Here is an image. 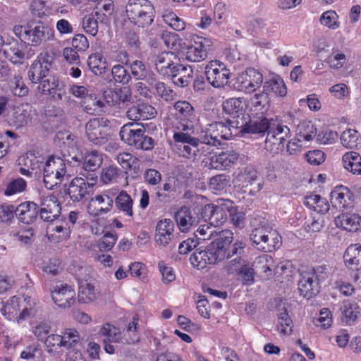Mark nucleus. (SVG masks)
Listing matches in <instances>:
<instances>
[{
	"instance_id": "nucleus-22",
	"label": "nucleus",
	"mask_w": 361,
	"mask_h": 361,
	"mask_svg": "<svg viewBox=\"0 0 361 361\" xmlns=\"http://www.w3.org/2000/svg\"><path fill=\"white\" fill-rule=\"evenodd\" d=\"M156 114L155 108L147 103L133 104L126 111V116L132 121L148 120Z\"/></svg>"
},
{
	"instance_id": "nucleus-23",
	"label": "nucleus",
	"mask_w": 361,
	"mask_h": 361,
	"mask_svg": "<svg viewBox=\"0 0 361 361\" xmlns=\"http://www.w3.org/2000/svg\"><path fill=\"white\" fill-rule=\"evenodd\" d=\"M25 45L16 39H12L2 44L1 50L4 56L13 63H21L24 57Z\"/></svg>"
},
{
	"instance_id": "nucleus-8",
	"label": "nucleus",
	"mask_w": 361,
	"mask_h": 361,
	"mask_svg": "<svg viewBox=\"0 0 361 361\" xmlns=\"http://www.w3.org/2000/svg\"><path fill=\"white\" fill-rule=\"evenodd\" d=\"M110 121L104 118H94L85 125V133L88 140L95 145H102L108 140L106 128Z\"/></svg>"
},
{
	"instance_id": "nucleus-30",
	"label": "nucleus",
	"mask_w": 361,
	"mask_h": 361,
	"mask_svg": "<svg viewBox=\"0 0 361 361\" xmlns=\"http://www.w3.org/2000/svg\"><path fill=\"white\" fill-rule=\"evenodd\" d=\"M331 200L332 204H335V207L337 204L345 209L353 207V194L347 188L343 186L336 188L331 192Z\"/></svg>"
},
{
	"instance_id": "nucleus-18",
	"label": "nucleus",
	"mask_w": 361,
	"mask_h": 361,
	"mask_svg": "<svg viewBox=\"0 0 361 361\" xmlns=\"http://www.w3.org/2000/svg\"><path fill=\"white\" fill-rule=\"evenodd\" d=\"M193 77V69L190 66H185L180 63H176L173 66L167 78H169L172 82L178 87H185L191 82Z\"/></svg>"
},
{
	"instance_id": "nucleus-62",
	"label": "nucleus",
	"mask_w": 361,
	"mask_h": 361,
	"mask_svg": "<svg viewBox=\"0 0 361 361\" xmlns=\"http://www.w3.org/2000/svg\"><path fill=\"white\" fill-rule=\"evenodd\" d=\"M162 190L177 197L181 192V182L174 177L169 178L163 184Z\"/></svg>"
},
{
	"instance_id": "nucleus-10",
	"label": "nucleus",
	"mask_w": 361,
	"mask_h": 361,
	"mask_svg": "<svg viewBox=\"0 0 361 361\" xmlns=\"http://www.w3.org/2000/svg\"><path fill=\"white\" fill-rule=\"evenodd\" d=\"M204 74L211 85L221 87L228 84L231 73L223 63L212 61L206 66Z\"/></svg>"
},
{
	"instance_id": "nucleus-5",
	"label": "nucleus",
	"mask_w": 361,
	"mask_h": 361,
	"mask_svg": "<svg viewBox=\"0 0 361 361\" xmlns=\"http://www.w3.org/2000/svg\"><path fill=\"white\" fill-rule=\"evenodd\" d=\"M217 203L208 204L197 209L201 219L214 227L220 226L226 222L228 210L232 209V201L230 200H219Z\"/></svg>"
},
{
	"instance_id": "nucleus-61",
	"label": "nucleus",
	"mask_w": 361,
	"mask_h": 361,
	"mask_svg": "<svg viewBox=\"0 0 361 361\" xmlns=\"http://www.w3.org/2000/svg\"><path fill=\"white\" fill-rule=\"evenodd\" d=\"M161 39L168 49L178 50L181 47V39L178 35L173 32H164L161 35Z\"/></svg>"
},
{
	"instance_id": "nucleus-47",
	"label": "nucleus",
	"mask_w": 361,
	"mask_h": 361,
	"mask_svg": "<svg viewBox=\"0 0 361 361\" xmlns=\"http://www.w3.org/2000/svg\"><path fill=\"white\" fill-rule=\"evenodd\" d=\"M102 14L99 12L95 11L94 16L93 13L85 16L82 19V27L85 31L92 36H95L98 32V20L102 21L101 19Z\"/></svg>"
},
{
	"instance_id": "nucleus-6",
	"label": "nucleus",
	"mask_w": 361,
	"mask_h": 361,
	"mask_svg": "<svg viewBox=\"0 0 361 361\" xmlns=\"http://www.w3.org/2000/svg\"><path fill=\"white\" fill-rule=\"evenodd\" d=\"M173 139L176 142L182 143L180 150L183 157L188 159H194L199 154L206 155L209 152V147L200 140V135L196 138L188 133H174Z\"/></svg>"
},
{
	"instance_id": "nucleus-49",
	"label": "nucleus",
	"mask_w": 361,
	"mask_h": 361,
	"mask_svg": "<svg viewBox=\"0 0 361 361\" xmlns=\"http://www.w3.org/2000/svg\"><path fill=\"white\" fill-rule=\"evenodd\" d=\"M177 116L183 121H190L194 118V109L187 101H178L174 104Z\"/></svg>"
},
{
	"instance_id": "nucleus-64",
	"label": "nucleus",
	"mask_w": 361,
	"mask_h": 361,
	"mask_svg": "<svg viewBox=\"0 0 361 361\" xmlns=\"http://www.w3.org/2000/svg\"><path fill=\"white\" fill-rule=\"evenodd\" d=\"M116 159L119 164L125 169H135V164L138 161V159L133 154L128 152L119 153Z\"/></svg>"
},
{
	"instance_id": "nucleus-28",
	"label": "nucleus",
	"mask_w": 361,
	"mask_h": 361,
	"mask_svg": "<svg viewBox=\"0 0 361 361\" xmlns=\"http://www.w3.org/2000/svg\"><path fill=\"white\" fill-rule=\"evenodd\" d=\"M346 267L353 271L361 270V245H351L343 255Z\"/></svg>"
},
{
	"instance_id": "nucleus-37",
	"label": "nucleus",
	"mask_w": 361,
	"mask_h": 361,
	"mask_svg": "<svg viewBox=\"0 0 361 361\" xmlns=\"http://www.w3.org/2000/svg\"><path fill=\"white\" fill-rule=\"evenodd\" d=\"M251 109L255 111H261L264 114L270 108V97L263 90L254 94L249 100Z\"/></svg>"
},
{
	"instance_id": "nucleus-4",
	"label": "nucleus",
	"mask_w": 361,
	"mask_h": 361,
	"mask_svg": "<svg viewBox=\"0 0 361 361\" xmlns=\"http://www.w3.org/2000/svg\"><path fill=\"white\" fill-rule=\"evenodd\" d=\"M39 170L43 169L44 184L47 189L53 190L55 186L61 184L66 173V166L64 161L55 156H49L45 164L40 161L38 166Z\"/></svg>"
},
{
	"instance_id": "nucleus-45",
	"label": "nucleus",
	"mask_w": 361,
	"mask_h": 361,
	"mask_svg": "<svg viewBox=\"0 0 361 361\" xmlns=\"http://www.w3.org/2000/svg\"><path fill=\"white\" fill-rule=\"evenodd\" d=\"M267 239L263 244V250L264 252H272L276 249H279L281 245V237L276 231L269 226L268 228V233L267 234Z\"/></svg>"
},
{
	"instance_id": "nucleus-56",
	"label": "nucleus",
	"mask_w": 361,
	"mask_h": 361,
	"mask_svg": "<svg viewBox=\"0 0 361 361\" xmlns=\"http://www.w3.org/2000/svg\"><path fill=\"white\" fill-rule=\"evenodd\" d=\"M341 310L343 317V319L348 324L355 322L359 313L357 311L356 304L350 302H344L341 307Z\"/></svg>"
},
{
	"instance_id": "nucleus-9",
	"label": "nucleus",
	"mask_w": 361,
	"mask_h": 361,
	"mask_svg": "<svg viewBox=\"0 0 361 361\" xmlns=\"http://www.w3.org/2000/svg\"><path fill=\"white\" fill-rule=\"evenodd\" d=\"M96 179L97 177L95 178L92 177L90 180L93 182L89 183L82 178L76 177L72 179L68 185H63L64 192L68 195L73 202H80L92 192Z\"/></svg>"
},
{
	"instance_id": "nucleus-54",
	"label": "nucleus",
	"mask_w": 361,
	"mask_h": 361,
	"mask_svg": "<svg viewBox=\"0 0 361 361\" xmlns=\"http://www.w3.org/2000/svg\"><path fill=\"white\" fill-rule=\"evenodd\" d=\"M278 313V323L281 327V332L284 334H290L292 332L293 321L288 313L287 309L283 307L279 310Z\"/></svg>"
},
{
	"instance_id": "nucleus-53",
	"label": "nucleus",
	"mask_w": 361,
	"mask_h": 361,
	"mask_svg": "<svg viewBox=\"0 0 361 361\" xmlns=\"http://www.w3.org/2000/svg\"><path fill=\"white\" fill-rule=\"evenodd\" d=\"M272 258L271 257H268L267 255L259 257L257 262L255 263L257 264L256 268L258 271L261 272L263 275H261L264 279H269L272 277L273 271H272V266L269 262H271Z\"/></svg>"
},
{
	"instance_id": "nucleus-26",
	"label": "nucleus",
	"mask_w": 361,
	"mask_h": 361,
	"mask_svg": "<svg viewBox=\"0 0 361 361\" xmlns=\"http://www.w3.org/2000/svg\"><path fill=\"white\" fill-rule=\"evenodd\" d=\"M334 221L338 227L350 232L361 230V216L357 214H341L335 218Z\"/></svg>"
},
{
	"instance_id": "nucleus-63",
	"label": "nucleus",
	"mask_w": 361,
	"mask_h": 361,
	"mask_svg": "<svg viewBox=\"0 0 361 361\" xmlns=\"http://www.w3.org/2000/svg\"><path fill=\"white\" fill-rule=\"evenodd\" d=\"M94 200L99 204H104L103 207H101L98 209V212H97L96 215L107 213L113 207L114 200L108 195L102 194L96 195L94 198L92 199V201Z\"/></svg>"
},
{
	"instance_id": "nucleus-44",
	"label": "nucleus",
	"mask_w": 361,
	"mask_h": 361,
	"mask_svg": "<svg viewBox=\"0 0 361 361\" xmlns=\"http://www.w3.org/2000/svg\"><path fill=\"white\" fill-rule=\"evenodd\" d=\"M211 190L216 192L226 190L231 185V176L226 173H221L212 176L209 182Z\"/></svg>"
},
{
	"instance_id": "nucleus-40",
	"label": "nucleus",
	"mask_w": 361,
	"mask_h": 361,
	"mask_svg": "<svg viewBox=\"0 0 361 361\" xmlns=\"http://www.w3.org/2000/svg\"><path fill=\"white\" fill-rule=\"evenodd\" d=\"M250 118L248 114L245 113V111H242L239 114L228 117L226 121L235 132L239 130L238 133H245L244 128H246V127L249 126Z\"/></svg>"
},
{
	"instance_id": "nucleus-48",
	"label": "nucleus",
	"mask_w": 361,
	"mask_h": 361,
	"mask_svg": "<svg viewBox=\"0 0 361 361\" xmlns=\"http://www.w3.org/2000/svg\"><path fill=\"white\" fill-rule=\"evenodd\" d=\"M39 84L37 87L38 90L44 94H52L54 90L61 91L63 87V83L59 82V80L55 78L54 76H50L48 78H44Z\"/></svg>"
},
{
	"instance_id": "nucleus-19",
	"label": "nucleus",
	"mask_w": 361,
	"mask_h": 361,
	"mask_svg": "<svg viewBox=\"0 0 361 361\" xmlns=\"http://www.w3.org/2000/svg\"><path fill=\"white\" fill-rule=\"evenodd\" d=\"M32 106L29 104L15 107L12 114L8 116L7 122L8 125L16 128L27 125L32 118Z\"/></svg>"
},
{
	"instance_id": "nucleus-15",
	"label": "nucleus",
	"mask_w": 361,
	"mask_h": 361,
	"mask_svg": "<svg viewBox=\"0 0 361 361\" xmlns=\"http://www.w3.org/2000/svg\"><path fill=\"white\" fill-rule=\"evenodd\" d=\"M263 81L262 74L254 68H248L238 78V88L251 92L259 87Z\"/></svg>"
},
{
	"instance_id": "nucleus-24",
	"label": "nucleus",
	"mask_w": 361,
	"mask_h": 361,
	"mask_svg": "<svg viewBox=\"0 0 361 361\" xmlns=\"http://www.w3.org/2000/svg\"><path fill=\"white\" fill-rule=\"evenodd\" d=\"M104 99L109 106L121 108L128 105L131 99V94L128 90L121 88L108 90L104 92Z\"/></svg>"
},
{
	"instance_id": "nucleus-60",
	"label": "nucleus",
	"mask_w": 361,
	"mask_h": 361,
	"mask_svg": "<svg viewBox=\"0 0 361 361\" xmlns=\"http://www.w3.org/2000/svg\"><path fill=\"white\" fill-rule=\"evenodd\" d=\"M64 343V347L72 348L79 346L80 334L74 329H67L61 336Z\"/></svg>"
},
{
	"instance_id": "nucleus-12",
	"label": "nucleus",
	"mask_w": 361,
	"mask_h": 361,
	"mask_svg": "<svg viewBox=\"0 0 361 361\" xmlns=\"http://www.w3.org/2000/svg\"><path fill=\"white\" fill-rule=\"evenodd\" d=\"M28 28L27 42L32 45H39L54 37V30L42 21H29Z\"/></svg>"
},
{
	"instance_id": "nucleus-27",
	"label": "nucleus",
	"mask_w": 361,
	"mask_h": 361,
	"mask_svg": "<svg viewBox=\"0 0 361 361\" xmlns=\"http://www.w3.org/2000/svg\"><path fill=\"white\" fill-rule=\"evenodd\" d=\"M274 121L271 118L269 120L266 117L261 116L250 118L249 126L244 128V132L252 134H261L262 135L268 133L271 130V126L274 124Z\"/></svg>"
},
{
	"instance_id": "nucleus-41",
	"label": "nucleus",
	"mask_w": 361,
	"mask_h": 361,
	"mask_svg": "<svg viewBox=\"0 0 361 361\" xmlns=\"http://www.w3.org/2000/svg\"><path fill=\"white\" fill-rule=\"evenodd\" d=\"M342 160L346 170L353 174L361 175V156L357 152H346Z\"/></svg>"
},
{
	"instance_id": "nucleus-46",
	"label": "nucleus",
	"mask_w": 361,
	"mask_h": 361,
	"mask_svg": "<svg viewBox=\"0 0 361 361\" xmlns=\"http://www.w3.org/2000/svg\"><path fill=\"white\" fill-rule=\"evenodd\" d=\"M297 134L306 141L312 140L317 135V128L310 121H302L297 125Z\"/></svg>"
},
{
	"instance_id": "nucleus-34",
	"label": "nucleus",
	"mask_w": 361,
	"mask_h": 361,
	"mask_svg": "<svg viewBox=\"0 0 361 361\" xmlns=\"http://www.w3.org/2000/svg\"><path fill=\"white\" fill-rule=\"evenodd\" d=\"M77 162H81L83 160L82 165L83 169L87 171H94L97 169L102 164V158L98 152L93 150L85 154L83 158L82 155L80 157L75 156L73 157Z\"/></svg>"
},
{
	"instance_id": "nucleus-2",
	"label": "nucleus",
	"mask_w": 361,
	"mask_h": 361,
	"mask_svg": "<svg viewBox=\"0 0 361 361\" xmlns=\"http://www.w3.org/2000/svg\"><path fill=\"white\" fill-rule=\"evenodd\" d=\"M126 13L131 24L145 28L154 22L156 11L149 0H128L126 6Z\"/></svg>"
},
{
	"instance_id": "nucleus-35",
	"label": "nucleus",
	"mask_w": 361,
	"mask_h": 361,
	"mask_svg": "<svg viewBox=\"0 0 361 361\" xmlns=\"http://www.w3.org/2000/svg\"><path fill=\"white\" fill-rule=\"evenodd\" d=\"M270 131H268L265 140L266 147L276 145L282 136L290 137V128L282 124L274 123Z\"/></svg>"
},
{
	"instance_id": "nucleus-7",
	"label": "nucleus",
	"mask_w": 361,
	"mask_h": 361,
	"mask_svg": "<svg viewBox=\"0 0 361 361\" xmlns=\"http://www.w3.org/2000/svg\"><path fill=\"white\" fill-rule=\"evenodd\" d=\"M233 134L237 135L238 132H233L226 121L214 122L200 135V140L206 147L219 146L221 143V140H228Z\"/></svg>"
},
{
	"instance_id": "nucleus-52",
	"label": "nucleus",
	"mask_w": 361,
	"mask_h": 361,
	"mask_svg": "<svg viewBox=\"0 0 361 361\" xmlns=\"http://www.w3.org/2000/svg\"><path fill=\"white\" fill-rule=\"evenodd\" d=\"M224 112L229 117L240 113L243 109V101L240 98H230L223 102Z\"/></svg>"
},
{
	"instance_id": "nucleus-58",
	"label": "nucleus",
	"mask_w": 361,
	"mask_h": 361,
	"mask_svg": "<svg viewBox=\"0 0 361 361\" xmlns=\"http://www.w3.org/2000/svg\"><path fill=\"white\" fill-rule=\"evenodd\" d=\"M338 19V16L336 11L329 10L322 13L319 21L322 25L329 27V29L336 30L339 27Z\"/></svg>"
},
{
	"instance_id": "nucleus-59",
	"label": "nucleus",
	"mask_w": 361,
	"mask_h": 361,
	"mask_svg": "<svg viewBox=\"0 0 361 361\" xmlns=\"http://www.w3.org/2000/svg\"><path fill=\"white\" fill-rule=\"evenodd\" d=\"M358 133L354 129H347L341 135V142L346 147L352 149L357 145Z\"/></svg>"
},
{
	"instance_id": "nucleus-3",
	"label": "nucleus",
	"mask_w": 361,
	"mask_h": 361,
	"mask_svg": "<svg viewBox=\"0 0 361 361\" xmlns=\"http://www.w3.org/2000/svg\"><path fill=\"white\" fill-rule=\"evenodd\" d=\"M119 135L125 143L137 149L151 151L154 149L156 141L148 134L141 123H128L120 130Z\"/></svg>"
},
{
	"instance_id": "nucleus-38",
	"label": "nucleus",
	"mask_w": 361,
	"mask_h": 361,
	"mask_svg": "<svg viewBox=\"0 0 361 361\" xmlns=\"http://www.w3.org/2000/svg\"><path fill=\"white\" fill-rule=\"evenodd\" d=\"M304 204L310 209H314L319 214H326L330 208L329 204L326 198L319 195H311L307 196L304 200Z\"/></svg>"
},
{
	"instance_id": "nucleus-14",
	"label": "nucleus",
	"mask_w": 361,
	"mask_h": 361,
	"mask_svg": "<svg viewBox=\"0 0 361 361\" xmlns=\"http://www.w3.org/2000/svg\"><path fill=\"white\" fill-rule=\"evenodd\" d=\"M228 274H235L243 286H251L255 283V269L254 264L245 259L238 265L225 269Z\"/></svg>"
},
{
	"instance_id": "nucleus-25",
	"label": "nucleus",
	"mask_w": 361,
	"mask_h": 361,
	"mask_svg": "<svg viewBox=\"0 0 361 361\" xmlns=\"http://www.w3.org/2000/svg\"><path fill=\"white\" fill-rule=\"evenodd\" d=\"M173 221L169 219L160 220L156 226L155 241L164 246H166L173 238Z\"/></svg>"
},
{
	"instance_id": "nucleus-55",
	"label": "nucleus",
	"mask_w": 361,
	"mask_h": 361,
	"mask_svg": "<svg viewBox=\"0 0 361 361\" xmlns=\"http://www.w3.org/2000/svg\"><path fill=\"white\" fill-rule=\"evenodd\" d=\"M130 70V75H133L135 80H143L147 77V68L145 64L140 60H135L128 65Z\"/></svg>"
},
{
	"instance_id": "nucleus-1",
	"label": "nucleus",
	"mask_w": 361,
	"mask_h": 361,
	"mask_svg": "<svg viewBox=\"0 0 361 361\" xmlns=\"http://www.w3.org/2000/svg\"><path fill=\"white\" fill-rule=\"evenodd\" d=\"M228 243L224 240V236L220 235L204 250H202V247L196 249L190 257L192 265L197 269H204L208 265H214L223 261L226 257L225 246Z\"/></svg>"
},
{
	"instance_id": "nucleus-33",
	"label": "nucleus",
	"mask_w": 361,
	"mask_h": 361,
	"mask_svg": "<svg viewBox=\"0 0 361 361\" xmlns=\"http://www.w3.org/2000/svg\"><path fill=\"white\" fill-rule=\"evenodd\" d=\"M97 290L90 282L87 280L79 281L78 299L80 302H91L97 299Z\"/></svg>"
},
{
	"instance_id": "nucleus-13",
	"label": "nucleus",
	"mask_w": 361,
	"mask_h": 361,
	"mask_svg": "<svg viewBox=\"0 0 361 361\" xmlns=\"http://www.w3.org/2000/svg\"><path fill=\"white\" fill-rule=\"evenodd\" d=\"M252 226L255 227L250 235V240L253 246L257 250H263V244L267 239V234L269 224L268 221L261 216L252 218L250 221Z\"/></svg>"
},
{
	"instance_id": "nucleus-31",
	"label": "nucleus",
	"mask_w": 361,
	"mask_h": 361,
	"mask_svg": "<svg viewBox=\"0 0 361 361\" xmlns=\"http://www.w3.org/2000/svg\"><path fill=\"white\" fill-rule=\"evenodd\" d=\"M238 179L245 183V187L246 188L249 185H253V188H251L249 192L252 195L255 194L261 190V183H257L255 185V182L257 180V172L251 166H248L243 169L238 174Z\"/></svg>"
},
{
	"instance_id": "nucleus-51",
	"label": "nucleus",
	"mask_w": 361,
	"mask_h": 361,
	"mask_svg": "<svg viewBox=\"0 0 361 361\" xmlns=\"http://www.w3.org/2000/svg\"><path fill=\"white\" fill-rule=\"evenodd\" d=\"M111 75L115 82L123 85H128L132 80L128 71L121 64L114 65L111 68Z\"/></svg>"
},
{
	"instance_id": "nucleus-17",
	"label": "nucleus",
	"mask_w": 361,
	"mask_h": 361,
	"mask_svg": "<svg viewBox=\"0 0 361 361\" xmlns=\"http://www.w3.org/2000/svg\"><path fill=\"white\" fill-rule=\"evenodd\" d=\"M198 207L193 209L194 214L191 210L186 206H183L175 214V219L180 230L183 232L188 231L190 228L197 224L201 219L200 212H198Z\"/></svg>"
},
{
	"instance_id": "nucleus-43",
	"label": "nucleus",
	"mask_w": 361,
	"mask_h": 361,
	"mask_svg": "<svg viewBox=\"0 0 361 361\" xmlns=\"http://www.w3.org/2000/svg\"><path fill=\"white\" fill-rule=\"evenodd\" d=\"M89 69L96 75L104 73L106 59L101 53L97 52L89 56L87 61Z\"/></svg>"
},
{
	"instance_id": "nucleus-39",
	"label": "nucleus",
	"mask_w": 361,
	"mask_h": 361,
	"mask_svg": "<svg viewBox=\"0 0 361 361\" xmlns=\"http://www.w3.org/2000/svg\"><path fill=\"white\" fill-rule=\"evenodd\" d=\"M114 202L117 209L123 212L124 215L127 216L128 217L133 216V200L126 191L122 190L116 196Z\"/></svg>"
},
{
	"instance_id": "nucleus-29",
	"label": "nucleus",
	"mask_w": 361,
	"mask_h": 361,
	"mask_svg": "<svg viewBox=\"0 0 361 361\" xmlns=\"http://www.w3.org/2000/svg\"><path fill=\"white\" fill-rule=\"evenodd\" d=\"M47 63L39 62V61H34L30 66L27 71V77L29 80L33 84H38L43 80L44 78L49 76V69Z\"/></svg>"
},
{
	"instance_id": "nucleus-32",
	"label": "nucleus",
	"mask_w": 361,
	"mask_h": 361,
	"mask_svg": "<svg viewBox=\"0 0 361 361\" xmlns=\"http://www.w3.org/2000/svg\"><path fill=\"white\" fill-rule=\"evenodd\" d=\"M171 52H162L156 56L154 60V66L157 72L164 77H167L170 71H172L173 66H176L171 56Z\"/></svg>"
},
{
	"instance_id": "nucleus-21",
	"label": "nucleus",
	"mask_w": 361,
	"mask_h": 361,
	"mask_svg": "<svg viewBox=\"0 0 361 361\" xmlns=\"http://www.w3.org/2000/svg\"><path fill=\"white\" fill-rule=\"evenodd\" d=\"M39 207L34 202L27 201L16 207V217L22 223L32 224L39 215Z\"/></svg>"
},
{
	"instance_id": "nucleus-36",
	"label": "nucleus",
	"mask_w": 361,
	"mask_h": 361,
	"mask_svg": "<svg viewBox=\"0 0 361 361\" xmlns=\"http://www.w3.org/2000/svg\"><path fill=\"white\" fill-rule=\"evenodd\" d=\"M263 91L269 97L270 94H274L275 96L283 97L287 94L286 87L281 77L267 80L263 85Z\"/></svg>"
},
{
	"instance_id": "nucleus-16",
	"label": "nucleus",
	"mask_w": 361,
	"mask_h": 361,
	"mask_svg": "<svg viewBox=\"0 0 361 361\" xmlns=\"http://www.w3.org/2000/svg\"><path fill=\"white\" fill-rule=\"evenodd\" d=\"M51 295L53 302L61 308L70 307L75 302V291L67 284L56 286Z\"/></svg>"
},
{
	"instance_id": "nucleus-20",
	"label": "nucleus",
	"mask_w": 361,
	"mask_h": 361,
	"mask_svg": "<svg viewBox=\"0 0 361 361\" xmlns=\"http://www.w3.org/2000/svg\"><path fill=\"white\" fill-rule=\"evenodd\" d=\"M320 284L314 276L308 272L300 274L298 281L300 294L307 299H310L320 291Z\"/></svg>"
},
{
	"instance_id": "nucleus-42",
	"label": "nucleus",
	"mask_w": 361,
	"mask_h": 361,
	"mask_svg": "<svg viewBox=\"0 0 361 361\" xmlns=\"http://www.w3.org/2000/svg\"><path fill=\"white\" fill-rule=\"evenodd\" d=\"M20 300L19 298L13 296L4 304L1 312L8 320L18 318L20 310Z\"/></svg>"
},
{
	"instance_id": "nucleus-11",
	"label": "nucleus",
	"mask_w": 361,
	"mask_h": 361,
	"mask_svg": "<svg viewBox=\"0 0 361 361\" xmlns=\"http://www.w3.org/2000/svg\"><path fill=\"white\" fill-rule=\"evenodd\" d=\"M224 240L228 242L227 246H225L226 255L227 259L225 269L233 265H238L239 263L247 259L245 255V243L242 240H236L233 243V233L224 236Z\"/></svg>"
},
{
	"instance_id": "nucleus-50",
	"label": "nucleus",
	"mask_w": 361,
	"mask_h": 361,
	"mask_svg": "<svg viewBox=\"0 0 361 361\" xmlns=\"http://www.w3.org/2000/svg\"><path fill=\"white\" fill-rule=\"evenodd\" d=\"M100 334L104 337L102 343H118L121 339V333L119 329L108 323L101 328Z\"/></svg>"
},
{
	"instance_id": "nucleus-57",
	"label": "nucleus",
	"mask_w": 361,
	"mask_h": 361,
	"mask_svg": "<svg viewBox=\"0 0 361 361\" xmlns=\"http://www.w3.org/2000/svg\"><path fill=\"white\" fill-rule=\"evenodd\" d=\"M207 57V56L204 51L196 44L195 41L194 44L188 47L185 52V59L192 62H200L204 60Z\"/></svg>"
}]
</instances>
